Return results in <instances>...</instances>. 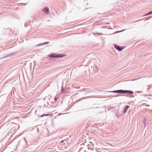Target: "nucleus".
I'll use <instances>...</instances> for the list:
<instances>
[{
    "label": "nucleus",
    "mask_w": 152,
    "mask_h": 152,
    "mask_svg": "<svg viewBox=\"0 0 152 152\" xmlns=\"http://www.w3.org/2000/svg\"><path fill=\"white\" fill-rule=\"evenodd\" d=\"M149 12L150 15L152 14V10Z\"/></svg>",
    "instance_id": "obj_14"
},
{
    "label": "nucleus",
    "mask_w": 152,
    "mask_h": 152,
    "mask_svg": "<svg viewBox=\"0 0 152 152\" xmlns=\"http://www.w3.org/2000/svg\"><path fill=\"white\" fill-rule=\"evenodd\" d=\"M124 90H115L111 91H109V92H112L114 93H123Z\"/></svg>",
    "instance_id": "obj_3"
},
{
    "label": "nucleus",
    "mask_w": 152,
    "mask_h": 152,
    "mask_svg": "<svg viewBox=\"0 0 152 152\" xmlns=\"http://www.w3.org/2000/svg\"><path fill=\"white\" fill-rule=\"evenodd\" d=\"M148 15V13L146 14L145 15L147 16Z\"/></svg>",
    "instance_id": "obj_17"
},
{
    "label": "nucleus",
    "mask_w": 152,
    "mask_h": 152,
    "mask_svg": "<svg viewBox=\"0 0 152 152\" xmlns=\"http://www.w3.org/2000/svg\"><path fill=\"white\" fill-rule=\"evenodd\" d=\"M53 114H52V113H51V114H44L43 115H42L41 116V117H43V116H48V115H53Z\"/></svg>",
    "instance_id": "obj_8"
},
{
    "label": "nucleus",
    "mask_w": 152,
    "mask_h": 152,
    "mask_svg": "<svg viewBox=\"0 0 152 152\" xmlns=\"http://www.w3.org/2000/svg\"><path fill=\"white\" fill-rule=\"evenodd\" d=\"M59 115H61V114H60V113H59Z\"/></svg>",
    "instance_id": "obj_21"
},
{
    "label": "nucleus",
    "mask_w": 152,
    "mask_h": 152,
    "mask_svg": "<svg viewBox=\"0 0 152 152\" xmlns=\"http://www.w3.org/2000/svg\"><path fill=\"white\" fill-rule=\"evenodd\" d=\"M116 96H114L113 97H116Z\"/></svg>",
    "instance_id": "obj_19"
},
{
    "label": "nucleus",
    "mask_w": 152,
    "mask_h": 152,
    "mask_svg": "<svg viewBox=\"0 0 152 152\" xmlns=\"http://www.w3.org/2000/svg\"><path fill=\"white\" fill-rule=\"evenodd\" d=\"M43 10L46 13H48L49 12V9L48 8H44Z\"/></svg>",
    "instance_id": "obj_7"
},
{
    "label": "nucleus",
    "mask_w": 152,
    "mask_h": 152,
    "mask_svg": "<svg viewBox=\"0 0 152 152\" xmlns=\"http://www.w3.org/2000/svg\"><path fill=\"white\" fill-rule=\"evenodd\" d=\"M123 93H127L129 94H133L134 92L131 90H124Z\"/></svg>",
    "instance_id": "obj_4"
},
{
    "label": "nucleus",
    "mask_w": 152,
    "mask_h": 152,
    "mask_svg": "<svg viewBox=\"0 0 152 152\" xmlns=\"http://www.w3.org/2000/svg\"><path fill=\"white\" fill-rule=\"evenodd\" d=\"M129 107H130L129 106L126 105L124 108L123 112L124 113H126V112L127 110L129 108Z\"/></svg>",
    "instance_id": "obj_5"
},
{
    "label": "nucleus",
    "mask_w": 152,
    "mask_h": 152,
    "mask_svg": "<svg viewBox=\"0 0 152 152\" xmlns=\"http://www.w3.org/2000/svg\"><path fill=\"white\" fill-rule=\"evenodd\" d=\"M125 29H124L123 30H122L121 31H117L116 32V33H118V32H122V31H124L125 30Z\"/></svg>",
    "instance_id": "obj_9"
},
{
    "label": "nucleus",
    "mask_w": 152,
    "mask_h": 152,
    "mask_svg": "<svg viewBox=\"0 0 152 152\" xmlns=\"http://www.w3.org/2000/svg\"><path fill=\"white\" fill-rule=\"evenodd\" d=\"M49 43V42H45L42 43L40 44L37 45L36 46L37 47V46H42V45H45L48 44Z\"/></svg>",
    "instance_id": "obj_6"
},
{
    "label": "nucleus",
    "mask_w": 152,
    "mask_h": 152,
    "mask_svg": "<svg viewBox=\"0 0 152 152\" xmlns=\"http://www.w3.org/2000/svg\"><path fill=\"white\" fill-rule=\"evenodd\" d=\"M64 90L63 89H62V90H61V92H62V93H64Z\"/></svg>",
    "instance_id": "obj_15"
},
{
    "label": "nucleus",
    "mask_w": 152,
    "mask_h": 152,
    "mask_svg": "<svg viewBox=\"0 0 152 152\" xmlns=\"http://www.w3.org/2000/svg\"><path fill=\"white\" fill-rule=\"evenodd\" d=\"M148 15H150V13H149V12H148Z\"/></svg>",
    "instance_id": "obj_18"
},
{
    "label": "nucleus",
    "mask_w": 152,
    "mask_h": 152,
    "mask_svg": "<svg viewBox=\"0 0 152 152\" xmlns=\"http://www.w3.org/2000/svg\"><path fill=\"white\" fill-rule=\"evenodd\" d=\"M149 12L150 15L152 14V10Z\"/></svg>",
    "instance_id": "obj_13"
},
{
    "label": "nucleus",
    "mask_w": 152,
    "mask_h": 152,
    "mask_svg": "<svg viewBox=\"0 0 152 152\" xmlns=\"http://www.w3.org/2000/svg\"><path fill=\"white\" fill-rule=\"evenodd\" d=\"M94 34H99V35H100V34H101L100 33H94Z\"/></svg>",
    "instance_id": "obj_11"
},
{
    "label": "nucleus",
    "mask_w": 152,
    "mask_h": 152,
    "mask_svg": "<svg viewBox=\"0 0 152 152\" xmlns=\"http://www.w3.org/2000/svg\"><path fill=\"white\" fill-rule=\"evenodd\" d=\"M58 99V98H56V96L54 98V100L55 101H56Z\"/></svg>",
    "instance_id": "obj_10"
},
{
    "label": "nucleus",
    "mask_w": 152,
    "mask_h": 152,
    "mask_svg": "<svg viewBox=\"0 0 152 152\" xmlns=\"http://www.w3.org/2000/svg\"><path fill=\"white\" fill-rule=\"evenodd\" d=\"M65 56V55L63 54H58L57 53H52V54L49 55V57L52 58H58L63 57Z\"/></svg>",
    "instance_id": "obj_1"
},
{
    "label": "nucleus",
    "mask_w": 152,
    "mask_h": 152,
    "mask_svg": "<svg viewBox=\"0 0 152 152\" xmlns=\"http://www.w3.org/2000/svg\"><path fill=\"white\" fill-rule=\"evenodd\" d=\"M114 47L116 49L120 51L122 50H123L124 48H123L122 47H121L120 46L116 45H114Z\"/></svg>",
    "instance_id": "obj_2"
},
{
    "label": "nucleus",
    "mask_w": 152,
    "mask_h": 152,
    "mask_svg": "<svg viewBox=\"0 0 152 152\" xmlns=\"http://www.w3.org/2000/svg\"><path fill=\"white\" fill-rule=\"evenodd\" d=\"M9 56V55H8V56H7L4 57H2V58H1V59H3V58H6V57H7Z\"/></svg>",
    "instance_id": "obj_12"
},
{
    "label": "nucleus",
    "mask_w": 152,
    "mask_h": 152,
    "mask_svg": "<svg viewBox=\"0 0 152 152\" xmlns=\"http://www.w3.org/2000/svg\"><path fill=\"white\" fill-rule=\"evenodd\" d=\"M110 23H108L107 24H109Z\"/></svg>",
    "instance_id": "obj_20"
},
{
    "label": "nucleus",
    "mask_w": 152,
    "mask_h": 152,
    "mask_svg": "<svg viewBox=\"0 0 152 152\" xmlns=\"http://www.w3.org/2000/svg\"><path fill=\"white\" fill-rule=\"evenodd\" d=\"M64 140H62L61 141V142L62 143H63L64 142Z\"/></svg>",
    "instance_id": "obj_16"
}]
</instances>
